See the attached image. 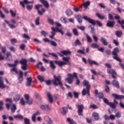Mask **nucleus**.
<instances>
[{"mask_svg": "<svg viewBox=\"0 0 124 124\" xmlns=\"http://www.w3.org/2000/svg\"><path fill=\"white\" fill-rule=\"evenodd\" d=\"M77 73H74L73 75L71 74H68L67 76L68 78H66L67 82H68L69 84H71V83H72V82L73 81L75 77V78L77 79V85H79V84H80V80H79V79H78V77H77Z\"/></svg>", "mask_w": 124, "mask_h": 124, "instance_id": "f257e3e1", "label": "nucleus"}, {"mask_svg": "<svg viewBox=\"0 0 124 124\" xmlns=\"http://www.w3.org/2000/svg\"><path fill=\"white\" fill-rule=\"evenodd\" d=\"M54 80H52V83L55 86H60L62 90H64V88L62 86V83L61 81V76H59L57 77L56 76H54Z\"/></svg>", "mask_w": 124, "mask_h": 124, "instance_id": "f03ea898", "label": "nucleus"}, {"mask_svg": "<svg viewBox=\"0 0 124 124\" xmlns=\"http://www.w3.org/2000/svg\"><path fill=\"white\" fill-rule=\"evenodd\" d=\"M83 83L84 86L86 87L87 89L86 90V89H83L82 92V95H86L87 94L88 95H90V89H91V86L89 84V81L87 80H84Z\"/></svg>", "mask_w": 124, "mask_h": 124, "instance_id": "7ed1b4c3", "label": "nucleus"}, {"mask_svg": "<svg viewBox=\"0 0 124 124\" xmlns=\"http://www.w3.org/2000/svg\"><path fill=\"white\" fill-rule=\"evenodd\" d=\"M105 65L108 67V73L109 74H112V78H116L117 76V73H116V71L114 70L111 69V65L109 63H106Z\"/></svg>", "mask_w": 124, "mask_h": 124, "instance_id": "20e7f679", "label": "nucleus"}, {"mask_svg": "<svg viewBox=\"0 0 124 124\" xmlns=\"http://www.w3.org/2000/svg\"><path fill=\"white\" fill-rule=\"evenodd\" d=\"M56 28H55V27H51L52 31H58V32H60L62 35H63V32L62 31L61 29H59V27H62V24L58 22H56Z\"/></svg>", "mask_w": 124, "mask_h": 124, "instance_id": "39448f33", "label": "nucleus"}, {"mask_svg": "<svg viewBox=\"0 0 124 124\" xmlns=\"http://www.w3.org/2000/svg\"><path fill=\"white\" fill-rule=\"evenodd\" d=\"M35 7L38 10V13L39 15H43L45 13V9H43L41 5H35Z\"/></svg>", "mask_w": 124, "mask_h": 124, "instance_id": "423d86ee", "label": "nucleus"}, {"mask_svg": "<svg viewBox=\"0 0 124 124\" xmlns=\"http://www.w3.org/2000/svg\"><path fill=\"white\" fill-rule=\"evenodd\" d=\"M28 62V60H27L25 59H22L20 61V63L22 65L21 66L22 69L23 70H27L28 69V65L27 64V63Z\"/></svg>", "mask_w": 124, "mask_h": 124, "instance_id": "0eeeda50", "label": "nucleus"}, {"mask_svg": "<svg viewBox=\"0 0 124 124\" xmlns=\"http://www.w3.org/2000/svg\"><path fill=\"white\" fill-rule=\"evenodd\" d=\"M118 53H119V48L118 47H116L114 49V50L112 52V55L113 56H114L113 57V59H114V60H116L118 62H122V61H121V59H120V58H119V57H118L117 55V54H118Z\"/></svg>", "mask_w": 124, "mask_h": 124, "instance_id": "6e6552de", "label": "nucleus"}, {"mask_svg": "<svg viewBox=\"0 0 124 124\" xmlns=\"http://www.w3.org/2000/svg\"><path fill=\"white\" fill-rule=\"evenodd\" d=\"M76 107L78 108V112L79 116H83V109H84V106L82 105H77Z\"/></svg>", "mask_w": 124, "mask_h": 124, "instance_id": "1a4fd4ad", "label": "nucleus"}, {"mask_svg": "<svg viewBox=\"0 0 124 124\" xmlns=\"http://www.w3.org/2000/svg\"><path fill=\"white\" fill-rule=\"evenodd\" d=\"M83 18L84 19V20L88 21V22H89V23H90V24H92V25H93V26H95V21L93 19L90 18V17H88V16H83Z\"/></svg>", "mask_w": 124, "mask_h": 124, "instance_id": "9d476101", "label": "nucleus"}, {"mask_svg": "<svg viewBox=\"0 0 124 124\" xmlns=\"http://www.w3.org/2000/svg\"><path fill=\"white\" fill-rule=\"evenodd\" d=\"M58 54L60 56V57H63V55L64 56H67V55L71 54V52L69 50H62L61 51V53H58Z\"/></svg>", "mask_w": 124, "mask_h": 124, "instance_id": "9b49d317", "label": "nucleus"}, {"mask_svg": "<svg viewBox=\"0 0 124 124\" xmlns=\"http://www.w3.org/2000/svg\"><path fill=\"white\" fill-rule=\"evenodd\" d=\"M55 63H56V64H57L58 65H59V66H60L61 67H62V66H63V65H65L66 64H67V62H63V61H55L54 62Z\"/></svg>", "mask_w": 124, "mask_h": 124, "instance_id": "f8f14e48", "label": "nucleus"}, {"mask_svg": "<svg viewBox=\"0 0 124 124\" xmlns=\"http://www.w3.org/2000/svg\"><path fill=\"white\" fill-rule=\"evenodd\" d=\"M33 1H29L28 0H24L23 1H20V3L23 7H25V4H29L30 3H33Z\"/></svg>", "mask_w": 124, "mask_h": 124, "instance_id": "ddd939ff", "label": "nucleus"}, {"mask_svg": "<svg viewBox=\"0 0 124 124\" xmlns=\"http://www.w3.org/2000/svg\"><path fill=\"white\" fill-rule=\"evenodd\" d=\"M88 62H89V64L90 65H93V64H94V65H97L98 66L99 65V64L96 62L95 61L92 60L90 59H88Z\"/></svg>", "mask_w": 124, "mask_h": 124, "instance_id": "4468645a", "label": "nucleus"}, {"mask_svg": "<svg viewBox=\"0 0 124 124\" xmlns=\"http://www.w3.org/2000/svg\"><path fill=\"white\" fill-rule=\"evenodd\" d=\"M112 96L114 97V98H116V99H123L124 98V95H118L115 93L112 94Z\"/></svg>", "mask_w": 124, "mask_h": 124, "instance_id": "2eb2a0df", "label": "nucleus"}, {"mask_svg": "<svg viewBox=\"0 0 124 124\" xmlns=\"http://www.w3.org/2000/svg\"><path fill=\"white\" fill-rule=\"evenodd\" d=\"M18 80L19 83H22L24 80V78H23V72L21 71L19 72Z\"/></svg>", "mask_w": 124, "mask_h": 124, "instance_id": "dca6fc26", "label": "nucleus"}, {"mask_svg": "<svg viewBox=\"0 0 124 124\" xmlns=\"http://www.w3.org/2000/svg\"><path fill=\"white\" fill-rule=\"evenodd\" d=\"M95 93L96 94V96H97V97H99V98H103V93H98V91L95 90Z\"/></svg>", "mask_w": 124, "mask_h": 124, "instance_id": "f3484780", "label": "nucleus"}, {"mask_svg": "<svg viewBox=\"0 0 124 124\" xmlns=\"http://www.w3.org/2000/svg\"><path fill=\"white\" fill-rule=\"evenodd\" d=\"M0 88L1 89H4V88H6V85L3 83V79L2 77H0Z\"/></svg>", "mask_w": 124, "mask_h": 124, "instance_id": "a211bd4d", "label": "nucleus"}, {"mask_svg": "<svg viewBox=\"0 0 124 124\" xmlns=\"http://www.w3.org/2000/svg\"><path fill=\"white\" fill-rule=\"evenodd\" d=\"M92 117L94 119L95 121H98L99 120V115L96 112H93Z\"/></svg>", "mask_w": 124, "mask_h": 124, "instance_id": "6ab92c4d", "label": "nucleus"}, {"mask_svg": "<svg viewBox=\"0 0 124 124\" xmlns=\"http://www.w3.org/2000/svg\"><path fill=\"white\" fill-rule=\"evenodd\" d=\"M4 21L5 22V23H6V24H7L8 27H9L10 29H15V28H16V26H15L14 24H10L9 21H8V20L5 19Z\"/></svg>", "mask_w": 124, "mask_h": 124, "instance_id": "aec40b11", "label": "nucleus"}, {"mask_svg": "<svg viewBox=\"0 0 124 124\" xmlns=\"http://www.w3.org/2000/svg\"><path fill=\"white\" fill-rule=\"evenodd\" d=\"M31 81H32L31 78H27L26 86H28V87H31Z\"/></svg>", "mask_w": 124, "mask_h": 124, "instance_id": "412c9836", "label": "nucleus"}, {"mask_svg": "<svg viewBox=\"0 0 124 124\" xmlns=\"http://www.w3.org/2000/svg\"><path fill=\"white\" fill-rule=\"evenodd\" d=\"M112 84L117 89L120 88V85H119V82L117 80H114L112 81Z\"/></svg>", "mask_w": 124, "mask_h": 124, "instance_id": "4be33fe9", "label": "nucleus"}, {"mask_svg": "<svg viewBox=\"0 0 124 124\" xmlns=\"http://www.w3.org/2000/svg\"><path fill=\"white\" fill-rule=\"evenodd\" d=\"M100 42L101 43H102V44H103V45H105V46H107V45H108V42H107V40L106 39L103 37L101 38Z\"/></svg>", "mask_w": 124, "mask_h": 124, "instance_id": "5701e85b", "label": "nucleus"}, {"mask_svg": "<svg viewBox=\"0 0 124 124\" xmlns=\"http://www.w3.org/2000/svg\"><path fill=\"white\" fill-rule=\"evenodd\" d=\"M6 59L7 61H11L12 60V56H11V53L10 52L6 53Z\"/></svg>", "mask_w": 124, "mask_h": 124, "instance_id": "b1692460", "label": "nucleus"}, {"mask_svg": "<svg viewBox=\"0 0 124 124\" xmlns=\"http://www.w3.org/2000/svg\"><path fill=\"white\" fill-rule=\"evenodd\" d=\"M41 2L44 4L45 6V7H46V8H48L49 7V3H48V2L45 0H40Z\"/></svg>", "mask_w": 124, "mask_h": 124, "instance_id": "393cba45", "label": "nucleus"}, {"mask_svg": "<svg viewBox=\"0 0 124 124\" xmlns=\"http://www.w3.org/2000/svg\"><path fill=\"white\" fill-rule=\"evenodd\" d=\"M90 4H91V2H90V1H87L83 3L82 4V5L84 6L85 9H87L88 8V7L90 6Z\"/></svg>", "mask_w": 124, "mask_h": 124, "instance_id": "a878e982", "label": "nucleus"}, {"mask_svg": "<svg viewBox=\"0 0 124 124\" xmlns=\"http://www.w3.org/2000/svg\"><path fill=\"white\" fill-rule=\"evenodd\" d=\"M41 109L42 110H49V106L48 105H42L40 107Z\"/></svg>", "mask_w": 124, "mask_h": 124, "instance_id": "bb28decb", "label": "nucleus"}, {"mask_svg": "<svg viewBox=\"0 0 124 124\" xmlns=\"http://www.w3.org/2000/svg\"><path fill=\"white\" fill-rule=\"evenodd\" d=\"M21 97V95L19 94H16L15 96L14 97V99L15 101H19V99H20V98Z\"/></svg>", "mask_w": 124, "mask_h": 124, "instance_id": "cd10ccee", "label": "nucleus"}, {"mask_svg": "<svg viewBox=\"0 0 124 124\" xmlns=\"http://www.w3.org/2000/svg\"><path fill=\"white\" fill-rule=\"evenodd\" d=\"M76 19L77 21L78 22V23H82L83 17L81 16L80 15L77 16L76 17Z\"/></svg>", "mask_w": 124, "mask_h": 124, "instance_id": "c85d7f7f", "label": "nucleus"}, {"mask_svg": "<svg viewBox=\"0 0 124 124\" xmlns=\"http://www.w3.org/2000/svg\"><path fill=\"white\" fill-rule=\"evenodd\" d=\"M47 97L50 102V103H52L53 102V97H52V95H51V93H47Z\"/></svg>", "mask_w": 124, "mask_h": 124, "instance_id": "c756f323", "label": "nucleus"}, {"mask_svg": "<svg viewBox=\"0 0 124 124\" xmlns=\"http://www.w3.org/2000/svg\"><path fill=\"white\" fill-rule=\"evenodd\" d=\"M16 109H17V107L16 104H13L11 106V111L12 113H14L15 111H16Z\"/></svg>", "mask_w": 124, "mask_h": 124, "instance_id": "7c9ffc66", "label": "nucleus"}, {"mask_svg": "<svg viewBox=\"0 0 124 124\" xmlns=\"http://www.w3.org/2000/svg\"><path fill=\"white\" fill-rule=\"evenodd\" d=\"M114 24L115 22L114 21H109L107 23V26H108V27H113Z\"/></svg>", "mask_w": 124, "mask_h": 124, "instance_id": "2f4dec72", "label": "nucleus"}, {"mask_svg": "<svg viewBox=\"0 0 124 124\" xmlns=\"http://www.w3.org/2000/svg\"><path fill=\"white\" fill-rule=\"evenodd\" d=\"M62 60L64 61L65 62H67L68 64H69V60H70V57H63Z\"/></svg>", "mask_w": 124, "mask_h": 124, "instance_id": "473e14b6", "label": "nucleus"}, {"mask_svg": "<svg viewBox=\"0 0 124 124\" xmlns=\"http://www.w3.org/2000/svg\"><path fill=\"white\" fill-rule=\"evenodd\" d=\"M45 119L46 121V122H48V123L49 124H53V121H52V120H51V119H50V118H49V117L46 116L45 117Z\"/></svg>", "mask_w": 124, "mask_h": 124, "instance_id": "72a5a7b5", "label": "nucleus"}, {"mask_svg": "<svg viewBox=\"0 0 124 124\" xmlns=\"http://www.w3.org/2000/svg\"><path fill=\"white\" fill-rule=\"evenodd\" d=\"M96 15L98 18H99V19H101L102 20H103V19H105V16H102L99 13H97Z\"/></svg>", "mask_w": 124, "mask_h": 124, "instance_id": "f704fd0d", "label": "nucleus"}, {"mask_svg": "<svg viewBox=\"0 0 124 124\" xmlns=\"http://www.w3.org/2000/svg\"><path fill=\"white\" fill-rule=\"evenodd\" d=\"M85 36L87 39V42H89V43H91L92 41H93V40H92V38L88 35V34H85Z\"/></svg>", "mask_w": 124, "mask_h": 124, "instance_id": "c9c22d12", "label": "nucleus"}, {"mask_svg": "<svg viewBox=\"0 0 124 124\" xmlns=\"http://www.w3.org/2000/svg\"><path fill=\"white\" fill-rule=\"evenodd\" d=\"M37 78L40 82H44V77L42 76L39 75L37 76Z\"/></svg>", "mask_w": 124, "mask_h": 124, "instance_id": "e433bc0d", "label": "nucleus"}, {"mask_svg": "<svg viewBox=\"0 0 124 124\" xmlns=\"http://www.w3.org/2000/svg\"><path fill=\"white\" fill-rule=\"evenodd\" d=\"M67 122H69L70 123V124H76V123L74 122L73 120H71L70 118H67Z\"/></svg>", "mask_w": 124, "mask_h": 124, "instance_id": "4c0bfd02", "label": "nucleus"}, {"mask_svg": "<svg viewBox=\"0 0 124 124\" xmlns=\"http://www.w3.org/2000/svg\"><path fill=\"white\" fill-rule=\"evenodd\" d=\"M122 34H123V32L121 31H116V35L118 36V37H121L122 36Z\"/></svg>", "mask_w": 124, "mask_h": 124, "instance_id": "58836bf2", "label": "nucleus"}, {"mask_svg": "<svg viewBox=\"0 0 124 124\" xmlns=\"http://www.w3.org/2000/svg\"><path fill=\"white\" fill-rule=\"evenodd\" d=\"M66 14L67 15V16H71L72 15V11H71V10L70 9L67 10L66 11Z\"/></svg>", "mask_w": 124, "mask_h": 124, "instance_id": "ea45409f", "label": "nucleus"}, {"mask_svg": "<svg viewBox=\"0 0 124 124\" xmlns=\"http://www.w3.org/2000/svg\"><path fill=\"white\" fill-rule=\"evenodd\" d=\"M15 119H19L20 120H22L24 117L21 115L18 114L17 115H15L14 116Z\"/></svg>", "mask_w": 124, "mask_h": 124, "instance_id": "a19ab883", "label": "nucleus"}, {"mask_svg": "<svg viewBox=\"0 0 124 124\" xmlns=\"http://www.w3.org/2000/svg\"><path fill=\"white\" fill-rule=\"evenodd\" d=\"M49 63L50 67H51L52 69H55V68H56V65H55L53 61H50Z\"/></svg>", "mask_w": 124, "mask_h": 124, "instance_id": "79ce46f5", "label": "nucleus"}, {"mask_svg": "<svg viewBox=\"0 0 124 124\" xmlns=\"http://www.w3.org/2000/svg\"><path fill=\"white\" fill-rule=\"evenodd\" d=\"M78 45V46H81L82 45V43H81V42H80V40L79 39H77L75 42V46H77Z\"/></svg>", "mask_w": 124, "mask_h": 124, "instance_id": "37998d69", "label": "nucleus"}, {"mask_svg": "<svg viewBox=\"0 0 124 124\" xmlns=\"http://www.w3.org/2000/svg\"><path fill=\"white\" fill-rule=\"evenodd\" d=\"M40 20V17H38L35 21V24L37 25V26H39V25H40V22H39V20Z\"/></svg>", "mask_w": 124, "mask_h": 124, "instance_id": "c03bdc74", "label": "nucleus"}, {"mask_svg": "<svg viewBox=\"0 0 124 124\" xmlns=\"http://www.w3.org/2000/svg\"><path fill=\"white\" fill-rule=\"evenodd\" d=\"M18 63H19V62H18V60H16L15 61V63L14 64H8V65L9 66H16L17 64H18Z\"/></svg>", "mask_w": 124, "mask_h": 124, "instance_id": "a18cd8bd", "label": "nucleus"}, {"mask_svg": "<svg viewBox=\"0 0 124 124\" xmlns=\"http://www.w3.org/2000/svg\"><path fill=\"white\" fill-rule=\"evenodd\" d=\"M61 21L64 24H66V23H67V19H66V18L65 17H61Z\"/></svg>", "mask_w": 124, "mask_h": 124, "instance_id": "49530a36", "label": "nucleus"}, {"mask_svg": "<svg viewBox=\"0 0 124 124\" xmlns=\"http://www.w3.org/2000/svg\"><path fill=\"white\" fill-rule=\"evenodd\" d=\"M41 35H43L44 36H47V35H48V33L45 31H41Z\"/></svg>", "mask_w": 124, "mask_h": 124, "instance_id": "de8ad7c7", "label": "nucleus"}, {"mask_svg": "<svg viewBox=\"0 0 124 124\" xmlns=\"http://www.w3.org/2000/svg\"><path fill=\"white\" fill-rule=\"evenodd\" d=\"M10 12L12 17H16V13L13 11V10H10Z\"/></svg>", "mask_w": 124, "mask_h": 124, "instance_id": "09e8293b", "label": "nucleus"}, {"mask_svg": "<svg viewBox=\"0 0 124 124\" xmlns=\"http://www.w3.org/2000/svg\"><path fill=\"white\" fill-rule=\"evenodd\" d=\"M91 47L92 48H98L99 46L97 43H94L91 45Z\"/></svg>", "mask_w": 124, "mask_h": 124, "instance_id": "8fccbe9b", "label": "nucleus"}, {"mask_svg": "<svg viewBox=\"0 0 124 124\" xmlns=\"http://www.w3.org/2000/svg\"><path fill=\"white\" fill-rule=\"evenodd\" d=\"M31 119L32 122L35 123V121H36V115L34 114V113L32 115L31 117Z\"/></svg>", "mask_w": 124, "mask_h": 124, "instance_id": "3c124183", "label": "nucleus"}, {"mask_svg": "<svg viewBox=\"0 0 124 124\" xmlns=\"http://www.w3.org/2000/svg\"><path fill=\"white\" fill-rule=\"evenodd\" d=\"M108 105L110 106V107H111V108H116V105L112 102H110Z\"/></svg>", "mask_w": 124, "mask_h": 124, "instance_id": "603ef678", "label": "nucleus"}, {"mask_svg": "<svg viewBox=\"0 0 124 124\" xmlns=\"http://www.w3.org/2000/svg\"><path fill=\"white\" fill-rule=\"evenodd\" d=\"M55 31H53L51 32V33L52 34V35L49 36L50 38H51L52 39H53V38H54V36H55V35L56 34V33L55 32Z\"/></svg>", "mask_w": 124, "mask_h": 124, "instance_id": "864d4df0", "label": "nucleus"}, {"mask_svg": "<svg viewBox=\"0 0 124 124\" xmlns=\"http://www.w3.org/2000/svg\"><path fill=\"white\" fill-rule=\"evenodd\" d=\"M63 111L62 112V115H64L65 114H66L67 113V108H63Z\"/></svg>", "mask_w": 124, "mask_h": 124, "instance_id": "5fc2aeb1", "label": "nucleus"}, {"mask_svg": "<svg viewBox=\"0 0 124 124\" xmlns=\"http://www.w3.org/2000/svg\"><path fill=\"white\" fill-rule=\"evenodd\" d=\"M73 33H74V34L75 35H78V31H77V29H74L73 30Z\"/></svg>", "mask_w": 124, "mask_h": 124, "instance_id": "6e6d98bb", "label": "nucleus"}, {"mask_svg": "<svg viewBox=\"0 0 124 124\" xmlns=\"http://www.w3.org/2000/svg\"><path fill=\"white\" fill-rule=\"evenodd\" d=\"M24 123L25 124H30V119L27 118H24Z\"/></svg>", "mask_w": 124, "mask_h": 124, "instance_id": "4d7b16f0", "label": "nucleus"}, {"mask_svg": "<svg viewBox=\"0 0 124 124\" xmlns=\"http://www.w3.org/2000/svg\"><path fill=\"white\" fill-rule=\"evenodd\" d=\"M22 37L24 38H26V39H30V36H29V35H28V34L24 33L22 35Z\"/></svg>", "mask_w": 124, "mask_h": 124, "instance_id": "13d9d810", "label": "nucleus"}, {"mask_svg": "<svg viewBox=\"0 0 124 124\" xmlns=\"http://www.w3.org/2000/svg\"><path fill=\"white\" fill-rule=\"evenodd\" d=\"M37 68H40L41 66H42V62H39L37 65H36Z\"/></svg>", "mask_w": 124, "mask_h": 124, "instance_id": "bf43d9fd", "label": "nucleus"}, {"mask_svg": "<svg viewBox=\"0 0 124 124\" xmlns=\"http://www.w3.org/2000/svg\"><path fill=\"white\" fill-rule=\"evenodd\" d=\"M48 22L51 24V25H55V22H54V20L51 18H48Z\"/></svg>", "mask_w": 124, "mask_h": 124, "instance_id": "052dcab7", "label": "nucleus"}, {"mask_svg": "<svg viewBox=\"0 0 124 124\" xmlns=\"http://www.w3.org/2000/svg\"><path fill=\"white\" fill-rule=\"evenodd\" d=\"M24 97H25L26 101H28V100H29V99H30V96L28 94H25L24 95Z\"/></svg>", "mask_w": 124, "mask_h": 124, "instance_id": "680f3d73", "label": "nucleus"}, {"mask_svg": "<svg viewBox=\"0 0 124 124\" xmlns=\"http://www.w3.org/2000/svg\"><path fill=\"white\" fill-rule=\"evenodd\" d=\"M103 100H104V102H105L106 104L109 105V104H110V103H109V101H108V99H107V98H104Z\"/></svg>", "mask_w": 124, "mask_h": 124, "instance_id": "e2e57ef3", "label": "nucleus"}, {"mask_svg": "<svg viewBox=\"0 0 124 124\" xmlns=\"http://www.w3.org/2000/svg\"><path fill=\"white\" fill-rule=\"evenodd\" d=\"M103 100H104V102H105L106 104L109 105V104H110V103H109V101H108V99H107V98H104Z\"/></svg>", "mask_w": 124, "mask_h": 124, "instance_id": "0e129e2a", "label": "nucleus"}, {"mask_svg": "<svg viewBox=\"0 0 124 124\" xmlns=\"http://www.w3.org/2000/svg\"><path fill=\"white\" fill-rule=\"evenodd\" d=\"M50 43L51 45H52V46H54L55 47L57 46V43H56L55 42L51 41L50 42Z\"/></svg>", "mask_w": 124, "mask_h": 124, "instance_id": "69168bd1", "label": "nucleus"}, {"mask_svg": "<svg viewBox=\"0 0 124 124\" xmlns=\"http://www.w3.org/2000/svg\"><path fill=\"white\" fill-rule=\"evenodd\" d=\"M20 103V104H21V105H23V106L25 105V101L24 100L23 98L21 99Z\"/></svg>", "mask_w": 124, "mask_h": 124, "instance_id": "338daca9", "label": "nucleus"}, {"mask_svg": "<svg viewBox=\"0 0 124 124\" xmlns=\"http://www.w3.org/2000/svg\"><path fill=\"white\" fill-rule=\"evenodd\" d=\"M90 108L93 109H97L98 108L95 105H90Z\"/></svg>", "mask_w": 124, "mask_h": 124, "instance_id": "774afa93", "label": "nucleus"}]
</instances>
